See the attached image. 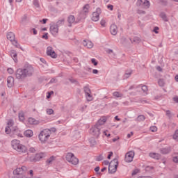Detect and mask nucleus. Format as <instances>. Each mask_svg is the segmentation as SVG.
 <instances>
[{"label": "nucleus", "mask_w": 178, "mask_h": 178, "mask_svg": "<svg viewBox=\"0 0 178 178\" xmlns=\"http://www.w3.org/2000/svg\"><path fill=\"white\" fill-rule=\"evenodd\" d=\"M11 145L13 149L19 154H26V152H27V147L24 145L20 143V140L16 139L13 140L11 141Z\"/></svg>", "instance_id": "obj_1"}, {"label": "nucleus", "mask_w": 178, "mask_h": 178, "mask_svg": "<svg viewBox=\"0 0 178 178\" xmlns=\"http://www.w3.org/2000/svg\"><path fill=\"white\" fill-rule=\"evenodd\" d=\"M52 134V131H51L50 129H43L39 134V140L44 144V143H47L48 140H49V137H51V135Z\"/></svg>", "instance_id": "obj_2"}, {"label": "nucleus", "mask_w": 178, "mask_h": 178, "mask_svg": "<svg viewBox=\"0 0 178 178\" xmlns=\"http://www.w3.org/2000/svg\"><path fill=\"white\" fill-rule=\"evenodd\" d=\"M118 166H119V161L118 160V159H114L109 163L108 173H116V171L118 170Z\"/></svg>", "instance_id": "obj_3"}, {"label": "nucleus", "mask_w": 178, "mask_h": 178, "mask_svg": "<svg viewBox=\"0 0 178 178\" xmlns=\"http://www.w3.org/2000/svg\"><path fill=\"white\" fill-rule=\"evenodd\" d=\"M47 156V154L45 153H38L35 156H28V159L30 161V162H40L42 158H45Z\"/></svg>", "instance_id": "obj_4"}, {"label": "nucleus", "mask_w": 178, "mask_h": 178, "mask_svg": "<svg viewBox=\"0 0 178 178\" xmlns=\"http://www.w3.org/2000/svg\"><path fill=\"white\" fill-rule=\"evenodd\" d=\"M66 161L72 165H77L79 163V159H77L73 153H67L66 155Z\"/></svg>", "instance_id": "obj_5"}, {"label": "nucleus", "mask_w": 178, "mask_h": 178, "mask_svg": "<svg viewBox=\"0 0 178 178\" xmlns=\"http://www.w3.org/2000/svg\"><path fill=\"white\" fill-rule=\"evenodd\" d=\"M23 70L26 77H31L34 74V67L31 65H26Z\"/></svg>", "instance_id": "obj_6"}, {"label": "nucleus", "mask_w": 178, "mask_h": 178, "mask_svg": "<svg viewBox=\"0 0 178 178\" xmlns=\"http://www.w3.org/2000/svg\"><path fill=\"white\" fill-rule=\"evenodd\" d=\"M7 38L9 40V41H10V42H12L13 45H14L17 48H19V44L17 42V40H16L15 35L13 32H8L7 33Z\"/></svg>", "instance_id": "obj_7"}, {"label": "nucleus", "mask_w": 178, "mask_h": 178, "mask_svg": "<svg viewBox=\"0 0 178 178\" xmlns=\"http://www.w3.org/2000/svg\"><path fill=\"white\" fill-rule=\"evenodd\" d=\"M101 129L102 127H99L95 124L90 128V134H92V136H94L95 137H99V135L101 134Z\"/></svg>", "instance_id": "obj_8"}, {"label": "nucleus", "mask_w": 178, "mask_h": 178, "mask_svg": "<svg viewBox=\"0 0 178 178\" xmlns=\"http://www.w3.org/2000/svg\"><path fill=\"white\" fill-rule=\"evenodd\" d=\"M15 77L16 79H17V80H21L22 81H23V80H24V79H26V74L24 72V70L23 69H17V71L15 72Z\"/></svg>", "instance_id": "obj_9"}, {"label": "nucleus", "mask_w": 178, "mask_h": 178, "mask_svg": "<svg viewBox=\"0 0 178 178\" xmlns=\"http://www.w3.org/2000/svg\"><path fill=\"white\" fill-rule=\"evenodd\" d=\"M137 5L138 6H142V8H145V9H148L150 6V3L148 0H138Z\"/></svg>", "instance_id": "obj_10"}, {"label": "nucleus", "mask_w": 178, "mask_h": 178, "mask_svg": "<svg viewBox=\"0 0 178 178\" xmlns=\"http://www.w3.org/2000/svg\"><path fill=\"white\" fill-rule=\"evenodd\" d=\"M134 158V152L130 151L125 154L124 161L125 162H127V163L133 162Z\"/></svg>", "instance_id": "obj_11"}, {"label": "nucleus", "mask_w": 178, "mask_h": 178, "mask_svg": "<svg viewBox=\"0 0 178 178\" xmlns=\"http://www.w3.org/2000/svg\"><path fill=\"white\" fill-rule=\"evenodd\" d=\"M47 55H48V56H51V58H53L54 59H56L58 56L51 47H48L47 48Z\"/></svg>", "instance_id": "obj_12"}, {"label": "nucleus", "mask_w": 178, "mask_h": 178, "mask_svg": "<svg viewBox=\"0 0 178 178\" xmlns=\"http://www.w3.org/2000/svg\"><path fill=\"white\" fill-rule=\"evenodd\" d=\"M50 32L52 35H58V33H59V26L56 24L51 25L50 26Z\"/></svg>", "instance_id": "obj_13"}, {"label": "nucleus", "mask_w": 178, "mask_h": 178, "mask_svg": "<svg viewBox=\"0 0 178 178\" xmlns=\"http://www.w3.org/2000/svg\"><path fill=\"white\" fill-rule=\"evenodd\" d=\"M99 13H101V9L99 8H97V11L92 13V22H98V20H99Z\"/></svg>", "instance_id": "obj_14"}, {"label": "nucleus", "mask_w": 178, "mask_h": 178, "mask_svg": "<svg viewBox=\"0 0 178 178\" xmlns=\"http://www.w3.org/2000/svg\"><path fill=\"white\" fill-rule=\"evenodd\" d=\"M67 20L69 24L68 27H72V24H74L76 23V17H74V15L68 16Z\"/></svg>", "instance_id": "obj_15"}, {"label": "nucleus", "mask_w": 178, "mask_h": 178, "mask_svg": "<svg viewBox=\"0 0 178 178\" xmlns=\"http://www.w3.org/2000/svg\"><path fill=\"white\" fill-rule=\"evenodd\" d=\"M110 31L112 35H116L118 34V26H116V24H113L110 26Z\"/></svg>", "instance_id": "obj_16"}, {"label": "nucleus", "mask_w": 178, "mask_h": 178, "mask_svg": "<svg viewBox=\"0 0 178 178\" xmlns=\"http://www.w3.org/2000/svg\"><path fill=\"white\" fill-rule=\"evenodd\" d=\"M15 83V78L13 76H8L7 78V86L9 88H11V87H13V84Z\"/></svg>", "instance_id": "obj_17"}, {"label": "nucleus", "mask_w": 178, "mask_h": 178, "mask_svg": "<svg viewBox=\"0 0 178 178\" xmlns=\"http://www.w3.org/2000/svg\"><path fill=\"white\" fill-rule=\"evenodd\" d=\"M106 122V118L104 117L100 120H99L95 125L97 126L98 127H101V126L105 124Z\"/></svg>", "instance_id": "obj_18"}, {"label": "nucleus", "mask_w": 178, "mask_h": 178, "mask_svg": "<svg viewBox=\"0 0 178 178\" xmlns=\"http://www.w3.org/2000/svg\"><path fill=\"white\" fill-rule=\"evenodd\" d=\"M83 45H84V47H87L89 49L92 48V47H94V44H92V42L87 40H83Z\"/></svg>", "instance_id": "obj_19"}, {"label": "nucleus", "mask_w": 178, "mask_h": 178, "mask_svg": "<svg viewBox=\"0 0 178 178\" xmlns=\"http://www.w3.org/2000/svg\"><path fill=\"white\" fill-rule=\"evenodd\" d=\"M170 151H171L170 147H164V148L160 149L161 154H163V155H166V154H169Z\"/></svg>", "instance_id": "obj_20"}, {"label": "nucleus", "mask_w": 178, "mask_h": 178, "mask_svg": "<svg viewBox=\"0 0 178 178\" xmlns=\"http://www.w3.org/2000/svg\"><path fill=\"white\" fill-rule=\"evenodd\" d=\"M149 156L150 158H153V159H161V154H158V153H149Z\"/></svg>", "instance_id": "obj_21"}, {"label": "nucleus", "mask_w": 178, "mask_h": 178, "mask_svg": "<svg viewBox=\"0 0 178 178\" xmlns=\"http://www.w3.org/2000/svg\"><path fill=\"white\" fill-rule=\"evenodd\" d=\"M28 123H29V124H38V123H40V122H38V120H37L33 118H29L28 119Z\"/></svg>", "instance_id": "obj_22"}, {"label": "nucleus", "mask_w": 178, "mask_h": 178, "mask_svg": "<svg viewBox=\"0 0 178 178\" xmlns=\"http://www.w3.org/2000/svg\"><path fill=\"white\" fill-rule=\"evenodd\" d=\"M24 135L25 137H33V131L31 129H28L24 131Z\"/></svg>", "instance_id": "obj_23"}, {"label": "nucleus", "mask_w": 178, "mask_h": 178, "mask_svg": "<svg viewBox=\"0 0 178 178\" xmlns=\"http://www.w3.org/2000/svg\"><path fill=\"white\" fill-rule=\"evenodd\" d=\"M56 159V157H55L54 156H51L49 159H48L46 161V163H47V165H51L52 164V162H54V161H55Z\"/></svg>", "instance_id": "obj_24"}, {"label": "nucleus", "mask_w": 178, "mask_h": 178, "mask_svg": "<svg viewBox=\"0 0 178 178\" xmlns=\"http://www.w3.org/2000/svg\"><path fill=\"white\" fill-rule=\"evenodd\" d=\"M89 143L90 144V147H95L97 145V140H95V138H90L89 139Z\"/></svg>", "instance_id": "obj_25"}, {"label": "nucleus", "mask_w": 178, "mask_h": 178, "mask_svg": "<svg viewBox=\"0 0 178 178\" xmlns=\"http://www.w3.org/2000/svg\"><path fill=\"white\" fill-rule=\"evenodd\" d=\"M145 120V116L144 115H140L136 119V122H144Z\"/></svg>", "instance_id": "obj_26"}, {"label": "nucleus", "mask_w": 178, "mask_h": 178, "mask_svg": "<svg viewBox=\"0 0 178 178\" xmlns=\"http://www.w3.org/2000/svg\"><path fill=\"white\" fill-rule=\"evenodd\" d=\"M14 136H17V137L22 138L23 137V134L20 133V131H19L18 129H15L13 132Z\"/></svg>", "instance_id": "obj_27"}, {"label": "nucleus", "mask_w": 178, "mask_h": 178, "mask_svg": "<svg viewBox=\"0 0 178 178\" xmlns=\"http://www.w3.org/2000/svg\"><path fill=\"white\" fill-rule=\"evenodd\" d=\"M89 10H90L89 4H86L83 8V13H86V15H87V13H88Z\"/></svg>", "instance_id": "obj_28"}, {"label": "nucleus", "mask_w": 178, "mask_h": 178, "mask_svg": "<svg viewBox=\"0 0 178 178\" xmlns=\"http://www.w3.org/2000/svg\"><path fill=\"white\" fill-rule=\"evenodd\" d=\"M131 42H135L136 44H140L141 42V39L138 37H134L132 40L131 39Z\"/></svg>", "instance_id": "obj_29"}, {"label": "nucleus", "mask_w": 178, "mask_h": 178, "mask_svg": "<svg viewBox=\"0 0 178 178\" xmlns=\"http://www.w3.org/2000/svg\"><path fill=\"white\" fill-rule=\"evenodd\" d=\"M63 24H65V19H61L56 22V26H57V27H59Z\"/></svg>", "instance_id": "obj_30"}, {"label": "nucleus", "mask_w": 178, "mask_h": 178, "mask_svg": "<svg viewBox=\"0 0 178 178\" xmlns=\"http://www.w3.org/2000/svg\"><path fill=\"white\" fill-rule=\"evenodd\" d=\"M83 90L86 95H87L88 94H91V90H90V88H88V86H85L83 88Z\"/></svg>", "instance_id": "obj_31"}, {"label": "nucleus", "mask_w": 178, "mask_h": 178, "mask_svg": "<svg viewBox=\"0 0 178 178\" xmlns=\"http://www.w3.org/2000/svg\"><path fill=\"white\" fill-rule=\"evenodd\" d=\"M160 17L164 22H168V17H166V14H165V13H161L160 14Z\"/></svg>", "instance_id": "obj_32"}, {"label": "nucleus", "mask_w": 178, "mask_h": 178, "mask_svg": "<svg viewBox=\"0 0 178 178\" xmlns=\"http://www.w3.org/2000/svg\"><path fill=\"white\" fill-rule=\"evenodd\" d=\"M131 73H133V72L131 70L126 71V73L124 76V79H129V77H130V76H131Z\"/></svg>", "instance_id": "obj_33"}, {"label": "nucleus", "mask_w": 178, "mask_h": 178, "mask_svg": "<svg viewBox=\"0 0 178 178\" xmlns=\"http://www.w3.org/2000/svg\"><path fill=\"white\" fill-rule=\"evenodd\" d=\"M113 95V97H116L117 98H121V97H123V95L119 92H114Z\"/></svg>", "instance_id": "obj_34"}, {"label": "nucleus", "mask_w": 178, "mask_h": 178, "mask_svg": "<svg viewBox=\"0 0 178 178\" xmlns=\"http://www.w3.org/2000/svg\"><path fill=\"white\" fill-rule=\"evenodd\" d=\"M95 161H97V162H101V161H104V156H102V154H100L96 156Z\"/></svg>", "instance_id": "obj_35"}, {"label": "nucleus", "mask_w": 178, "mask_h": 178, "mask_svg": "<svg viewBox=\"0 0 178 178\" xmlns=\"http://www.w3.org/2000/svg\"><path fill=\"white\" fill-rule=\"evenodd\" d=\"M11 57L13 58V60H15V62H17V54L15 52H12L11 53Z\"/></svg>", "instance_id": "obj_36"}, {"label": "nucleus", "mask_w": 178, "mask_h": 178, "mask_svg": "<svg viewBox=\"0 0 178 178\" xmlns=\"http://www.w3.org/2000/svg\"><path fill=\"white\" fill-rule=\"evenodd\" d=\"M87 101H92V95H91V93H88V95H86Z\"/></svg>", "instance_id": "obj_37"}, {"label": "nucleus", "mask_w": 178, "mask_h": 178, "mask_svg": "<svg viewBox=\"0 0 178 178\" xmlns=\"http://www.w3.org/2000/svg\"><path fill=\"white\" fill-rule=\"evenodd\" d=\"M158 83L160 87H163V86H165V81H163V79H159Z\"/></svg>", "instance_id": "obj_38"}, {"label": "nucleus", "mask_w": 178, "mask_h": 178, "mask_svg": "<svg viewBox=\"0 0 178 178\" xmlns=\"http://www.w3.org/2000/svg\"><path fill=\"white\" fill-rule=\"evenodd\" d=\"M33 3L36 8H40V2L38 0H33Z\"/></svg>", "instance_id": "obj_39"}, {"label": "nucleus", "mask_w": 178, "mask_h": 178, "mask_svg": "<svg viewBox=\"0 0 178 178\" xmlns=\"http://www.w3.org/2000/svg\"><path fill=\"white\" fill-rule=\"evenodd\" d=\"M142 91H143V92H145L147 94V92H148V87L145 85L142 86Z\"/></svg>", "instance_id": "obj_40"}, {"label": "nucleus", "mask_w": 178, "mask_h": 178, "mask_svg": "<svg viewBox=\"0 0 178 178\" xmlns=\"http://www.w3.org/2000/svg\"><path fill=\"white\" fill-rule=\"evenodd\" d=\"M46 112L47 115H53L54 114V110L52 108H47L46 110Z\"/></svg>", "instance_id": "obj_41"}, {"label": "nucleus", "mask_w": 178, "mask_h": 178, "mask_svg": "<svg viewBox=\"0 0 178 178\" xmlns=\"http://www.w3.org/2000/svg\"><path fill=\"white\" fill-rule=\"evenodd\" d=\"M178 138V129H177L172 136L173 140H177Z\"/></svg>", "instance_id": "obj_42"}, {"label": "nucleus", "mask_w": 178, "mask_h": 178, "mask_svg": "<svg viewBox=\"0 0 178 178\" xmlns=\"http://www.w3.org/2000/svg\"><path fill=\"white\" fill-rule=\"evenodd\" d=\"M19 120L23 121L24 120V113H19Z\"/></svg>", "instance_id": "obj_43"}, {"label": "nucleus", "mask_w": 178, "mask_h": 178, "mask_svg": "<svg viewBox=\"0 0 178 178\" xmlns=\"http://www.w3.org/2000/svg\"><path fill=\"white\" fill-rule=\"evenodd\" d=\"M166 113V116H168V118H169V119H170L172 118V113L170 112V111L167 110L165 111Z\"/></svg>", "instance_id": "obj_44"}, {"label": "nucleus", "mask_w": 178, "mask_h": 178, "mask_svg": "<svg viewBox=\"0 0 178 178\" xmlns=\"http://www.w3.org/2000/svg\"><path fill=\"white\" fill-rule=\"evenodd\" d=\"M100 24L102 27H105V26H106V22L105 21V19H102L100 22Z\"/></svg>", "instance_id": "obj_45"}, {"label": "nucleus", "mask_w": 178, "mask_h": 178, "mask_svg": "<svg viewBox=\"0 0 178 178\" xmlns=\"http://www.w3.org/2000/svg\"><path fill=\"white\" fill-rule=\"evenodd\" d=\"M26 20H27V15H24L22 17L21 23H24V22H26Z\"/></svg>", "instance_id": "obj_46"}, {"label": "nucleus", "mask_w": 178, "mask_h": 178, "mask_svg": "<svg viewBox=\"0 0 178 178\" xmlns=\"http://www.w3.org/2000/svg\"><path fill=\"white\" fill-rule=\"evenodd\" d=\"M139 102H140V104H149V102H148L147 100H145L144 99H140Z\"/></svg>", "instance_id": "obj_47"}, {"label": "nucleus", "mask_w": 178, "mask_h": 178, "mask_svg": "<svg viewBox=\"0 0 178 178\" xmlns=\"http://www.w3.org/2000/svg\"><path fill=\"white\" fill-rule=\"evenodd\" d=\"M150 130L153 132L155 133V131H156V130H158V128L156 126H153L150 127Z\"/></svg>", "instance_id": "obj_48"}, {"label": "nucleus", "mask_w": 178, "mask_h": 178, "mask_svg": "<svg viewBox=\"0 0 178 178\" xmlns=\"http://www.w3.org/2000/svg\"><path fill=\"white\" fill-rule=\"evenodd\" d=\"M5 132L6 133V134H10V127H6L5 129Z\"/></svg>", "instance_id": "obj_49"}, {"label": "nucleus", "mask_w": 178, "mask_h": 178, "mask_svg": "<svg viewBox=\"0 0 178 178\" xmlns=\"http://www.w3.org/2000/svg\"><path fill=\"white\" fill-rule=\"evenodd\" d=\"M91 62L94 64V66H97V65H98V61H97L95 58H92Z\"/></svg>", "instance_id": "obj_50"}, {"label": "nucleus", "mask_w": 178, "mask_h": 178, "mask_svg": "<svg viewBox=\"0 0 178 178\" xmlns=\"http://www.w3.org/2000/svg\"><path fill=\"white\" fill-rule=\"evenodd\" d=\"M29 152H31V154H35V148L34 147H30L29 149Z\"/></svg>", "instance_id": "obj_51"}, {"label": "nucleus", "mask_w": 178, "mask_h": 178, "mask_svg": "<svg viewBox=\"0 0 178 178\" xmlns=\"http://www.w3.org/2000/svg\"><path fill=\"white\" fill-rule=\"evenodd\" d=\"M137 13H138V15H145V11L143 10H138Z\"/></svg>", "instance_id": "obj_52"}, {"label": "nucleus", "mask_w": 178, "mask_h": 178, "mask_svg": "<svg viewBox=\"0 0 178 178\" xmlns=\"http://www.w3.org/2000/svg\"><path fill=\"white\" fill-rule=\"evenodd\" d=\"M173 162L178 163V156H175L172 159Z\"/></svg>", "instance_id": "obj_53"}, {"label": "nucleus", "mask_w": 178, "mask_h": 178, "mask_svg": "<svg viewBox=\"0 0 178 178\" xmlns=\"http://www.w3.org/2000/svg\"><path fill=\"white\" fill-rule=\"evenodd\" d=\"M7 72H8V73H9V74H13V73H14V71L12 68H8L7 70Z\"/></svg>", "instance_id": "obj_54"}, {"label": "nucleus", "mask_w": 178, "mask_h": 178, "mask_svg": "<svg viewBox=\"0 0 178 178\" xmlns=\"http://www.w3.org/2000/svg\"><path fill=\"white\" fill-rule=\"evenodd\" d=\"M158 30H159V28L158 27V26H156V27H154V30H153V31H154V33H155L156 34H158Z\"/></svg>", "instance_id": "obj_55"}, {"label": "nucleus", "mask_w": 178, "mask_h": 178, "mask_svg": "<svg viewBox=\"0 0 178 178\" xmlns=\"http://www.w3.org/2000/svg\"><path fill=\"white\" fill-rule=\"evenodd\" d=\"M172 99H173V101H174L175 102H176L177 104H178V97H177V96L174 97Z\"/></svg>", "instance_id": "obj_56"}, {"label": "nucleus", "mask_w": 178, "mask_h": 178, "mask_svg": "<svg viewBox=\"0 0 178 178\" xmlns=\"http://www.w3.org/2000/svg\"><path fill=\"white\" fill-rule=\"evenodd\" d=\"M108 9H110V10H113V6L109 4L107 6Z\"/></svg>", "instance_id": "obj_57"}, {"label": "nucleus", "mask_w": 178, "mask_h": 178, "mask_svg": "<svg viewBox=\"0 0 178 178\" xmlns=\"http://www.w3.org/2000/svg\"><path fill=\"white\" fill-rule=\"evenodd\" d=\"M42 38H44V40H48V33H45L42 36Z\"/></svg>", "instance_id": "obj_58"}, {"label": "nucleus", "mask_w": 178, "mask_h": 178, "mask_svg": "<svg viewBox=\"0 0 178 178\" xmlns=\"http://www.w3.org/2000/svg\"><path fill=\"white\" fill-rule=\"evenodd\" d=\"M160 2H161V3L163 5H166V3H168V1L166 0H159Z\"/></svg>", "instance_id": "obj_59"}, {"label": "nucleus", "mask_w": 178, "mask_h": 178, "mask_svg": "<svg viewBox=\"0 0 178 178\" xmlns=\"http://www.w3.org/2000/svg\"><path fill=\"white\" fill-rule=\"evenodd\" d=\"M32 31L34 35H37V30L35 29V28L32 29Z\"/></svg>", "instance_id": "obj_60"}, {"label": "nucleus", "mask_w": 178, "mask_h": 178, "mask_svg": "<svg viewBox=\"0 0 178 178\" xmlns=\"http://www.w3.org/2000/svg\"><path fill=\"white\" fill-rule=\"evenodd\" d=\"M138 178H152L151 176H140Z\"/></svg>", "instance_id": "obj_61"}, {"label": "nucleus", "mask_w": 178, "mask_h": 178, "mask_svg": "<svg viewBox=\"0 0 178 178\" xmlns=\"http://www.w3.org/2000/svg\"><path fill=\"white\" fill-rule=\"evenodd\" d=\"M112 155H113V152H111L107 156L108 159H111V156H112Z\"/></svg>", "instance_id": "obj_62"}, {"label": "nucleus", "mask_w": 178, "mask_h": 178, "mask_svg": "<svg viewBox=\"0 0 178 178\" xmlns=\"http://www.w3.org/2000/svg\"><path fill=\"white\" fill-rule=\"evenodd\" d=\"M8 127L9 126H13V122H12V120H10L8 121Z\"/></svg>", "instance_id": "obj_63"}, {"label": "nucleus", "mask_w": 178, "mask_h": 178, "mask_svg": "<svg viewBox=\"0 0 178 178\" xmlns=\"http://www.w3.org/2000/svg\"><path fill=\"white\" fill-rule=\"evenodd\" d=\"M73 60H74V62H75V63H77V62H79V58L74 57Z\"/></svg>", "instance_id": "obj_64"}]
</instances>
